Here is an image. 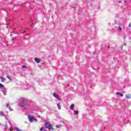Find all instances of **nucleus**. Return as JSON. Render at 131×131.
Returning a JSON list of instances; mask_svg holds the SVG:
<instances>
[{
	"label": "nucleus",
	"mask_w": 131,
	"mask_h": 131,
	"mask_svg": "<svg viewBox=\"0 0 131 131\" xmlns=\"http://www.w3.org/2000/svg\"><path fill=\"white\" fill-rule=\"evenodd\" d=\"M119 4H120V3H121V1H119Z\"/></svg>",
	"instance_id": "412c9836"
},
{
	"label": "nucleus",
	"mask_w": 131,
	"mask_h": 131,
	"mask_svg": "<svg viewBox=\"0 0 131 131\" xmlns=\"http://www.w3.org/2000/svg\"><path fill=\"white\" fill-rule=\"evenodd\" d=\"M124 3H125V4H126V1H124Z\"/></svg>",
	"instance_id": "4be33fe9"
},
{
	"label": "nucleus",
	"mask_w": 131,
	"mask_h": 131,
	"mask_svg": "<svg viewBox=\"0 0 131 131\" xmlns=\"http://www.w3.org/2000/svg\"><path fill=\"white\" fill-rule=\"evenodd\" d=\"M71 110H74V104H71L70 106Z\"/></svg>",
	"instance_id": "0eeeda50"
},
{
	"label": "nucleus",
	"mask_w": 131,
	"mask_h": 131,
	"mask_svg": "<svg viewBox=\"0 0 131 131\" xmlns=\"http://www.w3.org/2000/svg\"><path fill=\"white\" fill-rule=\"evenodd\" d=\"M116 94H118L119 96H120V97H123V94H122L120 92H117Z\"/></svg>",
	"instance_id": "6e6552de"
},
{
	"label": "nucleus",
	"mask_w": 131,
	"mask_h": 131,
	"mask_svg": "<svg viewBox=\"0 0 131 131\" xmlns=\"http://www.w3.org/2000/svg\"><path fill=\"white\" fill-rule=\"evenodd\" d=\"M1 79H2V82H4V78H1Z\"/></svg>",
	"instance_id": "f3484780"
},
{
	"label": "nucleus",
	"mask_w": 131,
	"mask_h": 131,
	"mask_svg": "<svg viewBox=\"0 0 131 131\" xmlns=\"http://www.w3.org/2000/svg\"><path fill=\"white\" fill-rule=\"evenodd\" d=\"M22 68H23V69H24V68L27 69V68H28V67H26V66H22Z\"/></svg>",
	"instance_id": "2eb2a0df"
},
{
	"label": "nucleus",
	"mask_w": 131,
	"mask_h": 131,
	"mask_svg": "<svg viewBox=\"0 0 131 131\" xmlns=\"http://www.w3.org/2000/svg\"><path fill=\"white\" fill-rule=\"evenodd\" d=\"M57 127H61V125H57Z\"/></svg>",
	"instance_id": "a211bd4d"
},
{
	"label": "nucleus",
	"mask_w": 131,
	"mask_h": 131,
	"mask_svg": "<svg viewBox=\"0 0 131 131\" xmlns=\"http://www.w3.org/2000/svg\"><path fill=\"white\" fill-rule=\"evenodd\" d=\"M74 114H76V115H78V111H74Z\"/></svg>",
	"instance_id": "9b49d317"
},
{
	"label": "nucleus",
	"mask_w": 131,
	"mask_h": 131,
	"mask_svg": "<svg viewBox=\"0 0 131 131\" xmlns=\"http://www.w3.org/2000/svg\"><path fill=\"white\" fill-rule=\"evenodd\" d=\"M129 27H131V24H129Z\"/></svg>",
	"instance_id": "6ab92c4d"
},
{
	"label": "nucleus",
	"mask_w": 131,
	"mask_h": 131,
	"mask_svg": "<svg viewBox=\"0 0 131 131\" xmlns=\"http://www.w3.org/2000/svg\"><path fill=\"white\" fill-rule=\"evenodd\" d=\"M126 99H131V94H128L125 95Z\"/></svg>",
	"instance_id": "423d86ee"
},
{
	"label": "nucleus",
	"mask_w": 131,
	"mask_h": 131,
	"mask_svg": "<svg viewBox=\"0 0 131 131\" xmlns=\"http://www.w3.org/2000/svg\"><path fill=\"white\" fill-rule=\"evenodd\" d=\"M29 119L30 121V122H33V121H36V119L35 118H33V117L31 116H28Z\"/></svg>",
	"instance_id": "20e7f679"
},
{
	"label": "nucleus",
	"mask_w": 131,
	"mask_h": 131,
	"mask_svg": "<svg viewBox=\"0 0 131 131\" xmlns=\"http://www.w3.org/2000/svg\"><path fill=\"white\" fill-rule=\"evenodd\" d=\"M33 25V24H32L31 25V26H32Z\"/></svg>",
	"instance_id": "5701e85b"
},
{
	"label": "nucleus",
	"mask_w": 131,
	"mask_h": 131,
	"mask_svg": "<svg viewBox=\"0 0 131 131\" xmlns=\"http://www.w3.org/2000/svg\"><path fill=\"white\" fill-rule=\"evenodd\" d=\"M10 130H11V131L13 130V128H10Z\"/></svg>",
	"instance_id": "aec40b11"
},
{
	"label": "nucleus",
	"mask_w": 131,
	"mask_h": 131,
	"mask_svg": "<svg viewBox=\"0 0 131 131\" xmlns=\"http://www.w3.org/2000/svg\"><path fill=\"white\" fill-rule=\"evenodd\" d=\"M11 111H13V110H11Z\"/></svg>",
	"instance_id": "b1692460"
},
{
	"label": "nucleus",
	"mask_w": 131,
	"mask_h": 131,
	"mask_svg": "<svg viewBox=\"0 0 131 131\" xmlns=\"http://www.w3.org/2000/svg\"><path fill=\"white\" fill-rule=\"evenodd\" d=\"M10 104L9 103H6V107H9Z\"/></svg>",
	"instance_id": "dca6fc26"
},
{
	"label": "nucleus",
	"mask_w": 131,
	"mask_h": 131,
	"mask_svg": "<svg viewBox=\"0 0 131 131\" xmlns=\"http://www.w3.org/2000/svg\"><path fill=\"white\" fill-rule=\"evenodd\" d=\"M40 131H47L46 130V128H45V127H42L41 128H40Z\"/></svg>",
	"instance_id": "1a4fd4ad"
},
{
	"label": "nucleus",
	"mask_w": 131,
	"mask_h": 131,
	"mask_svg": "<svg viewBox=\"0 0 131 131\" xmlns=\"http://www.w3.org/2000/svg\"><path fill=\"white\" fill-rule=\"evenodd\" d=\"M4 88H5V86H4V85H3L2 84L0 83V89H4Z\"/></svg>",
	"instance_id": "f8f14e48"
},
{
	"label": "nucleus",
	"mask_w": 131,
	"mask_h": 131,
	"mask_svg": "<svg viewBox=\"0 0 131 131\" xmlns=\"http://www.w3.org/2000/svg\"><path fill=\"white\" fill-rule=\"evenodd\" d=\"M34 60L35 62H36V63H40L41 60H40V59H39V58H37L36 57H35L34 58Z\"/></svg>",
	"instance_id": "39448f33"
},
{
	"label": "nucleus",
	"mask_w": 131,
	"mask_h": 131,
	"mask_svg": "<svg viewBox=\"0 0 131 131\" xmlns=\"http://www.w3.org/2000/svg\"><path fill=\"white\" fill-rule=\"evenodd\" d=\"M53 97H54V98H56V99H57V100H61V97H60V96H59V95L56 94V93H54L53 94Z\"/></svg>",
	"instance_id": "7ed1b4c3"
},
{
	"label": "nucleus",
	"mask_w": 131,
	"mask_h": 131,
	"mask_svg": "<svg viewBox=\"0 0 131 131\" xmlns=\"http://www.w3.org/2000/svg\"><path fill=\"white\" fill-rule=\"evenodd\" d=\"M57 106L59 110H61V106L60 105V104L59 103H57Z\"/></svg>",
	"instance_id": "9d476101"
},
{
	"label": "nucleus",
	"mask_w": 131,
	"mask_h": 131,
	"mask_svg": "<svg viewBox=\"0 0 131 131\" xmlns=\"http://www.w3.org/2000/svg\"><path fill=\"white\" fill-rule=\"evenodd\" d=\"M91 88H92V85H91Z\"/></svg>",
	"instance_id": "393cba45"
},
{
	"label": "nucleus",
	"mask_w": 131,
	"mask_h": 131,
	"mask_svg": "<svg viewBox=\"0 0 131 131\" xmlns=\"http://www.w3.org/2000/svg\"><path fill=\"white\" fill-rule=\"evenodd\" d=\"M27 103V100L24 98H23L21 101H20V106L23 107V106H25L26 104Z\"/></svg>",
	"instance_id": "f03ea898"
},
{
	"label": "nucleus",
	"mask_w": 131,
	"mask_h": 131,
	"mask_svg": "<svg viewBox=\"0 0 131 131\" xmlns=\"http://www.w3.org/2000/svg\"><path fill=\"white\" fill-rule=\"evenodd\" d=\"M7 78L10 81H12V79L9 76H7Z\"/></svg>",
	"instance_id": "ddd939ff"
},
{
	"label": "nucleus",
	"mask_w": 131,
	"mask_h": 131,
	"mask_svg": "<svg viewBox=\"0 0 131 131\" xmlns=\"http://www.w3.org/2000/svg\"><path fill=\"white\" fill-rule=\"evenodd\" d=\"M118 29H119V30L120 31H122V29H121V27H118Z\"/></svg>",
	"instance_id": "4468645a"
},
{
	"label": "nucleus",
	"mask_w": 131,
	"mask_h": 131,
	"mask_svg": "<svg viewBox=\"0 0 131 131\" xmlns=\"http://www.w3.org/2000/svg\"><path fill=\"white\" fill-rule=\"evenodd\" d=\"M45 126L46 128H48L49 130H51V129H53V127L52 126V124L50 123L49 122H46L45 123Z\"/></svg>",
	"instance_id": "f257e3e1"
}]
</instances>
